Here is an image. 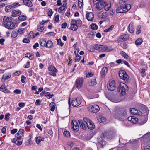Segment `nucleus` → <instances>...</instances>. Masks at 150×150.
<instances>
[{
    "instance_id": "72a5a7b5",
    "label": "nucleus",
    "mask_w": 150,
    "mask_h": 150,
    "mask_svg": "<svg viewBox=\"0 0 150 150\" xmlns=\"http://www.w3.org/2000/svg\"><path fill=\"white\" fill-rule=\"evenodd\" d=\"M11 76V74H9L8 75H6L5 74H4L3 76V77L2 79V81L4 79V81L5 80L10 78Z\"/></svg>"
},
{
    "instance_id": "5fc2aeb1",
    "label": "nucleus",
    "mask_w": 150,
    "mask_h": 150,
    "mask_svg": "<svg viewBox=\"0 0 150 150\" xmlns=\"http://www.w3.org/2000/svg\"><path fill=\"white\" fill-rule=\"evenodd\" d=\"M128 47V45L126 43H124L122 45H121V47L124 49H127Z\"/></svg>"
},
{
    "instance_id": "c9c22d12",
    "label": "nucleus",
    "mask_w": 150,
    "mask_h": 150,
    "mask_svg": "<svg viewBox=\"0 0 150 150\" xmlns=\"http://www.w3.org/2000/svg\"><path fill=\"white\" fill-rule=\"evenodd\" d=\"M18 35V33L17 31H13L11 33V36L13 38H15Z\"/></svg>"
},
{
    "instance_id": "473e14b6",
    "label": "nucleus",
    "mask_w": 150,
    "mask_h": 150,
    "mask_svg": "<svg viewBox=\"0 0 150 150\" xmlns=\"http://www.w3.org/2000/svg\"><path fill=\"white\" fill-rule=\"evenodd\" d=\"M49 106L51 108L50 110L52 111H54L55 109L54 103V102H51Z\"/></svg>"
},
{
    "instance_id": "1a4fd4ad",
    "label": "nucleus",
    "mask_w": 150,
    "mask_h": 150,
    "mask_svg": "<svg viewBox=\"0 0 150 150\" xmlns=\"http://www.w3.org/2000/svg\"><path fill=\"white\" fill-rule=\"evenodd\" d=\"M20 4L18 3H15L11 5H8L6 6L5 7V10L7 12H9L11 11L13 9L19 6Z\"/></svg>"
},
{
    "instance_id": "69168bd1",
    "label": "nucleus",
    "mask_w": 150,
    "mask_h": 150,
    "mask_svg": "<svg viewBox=\"0 0 150 150\" xmlns=\"http://www.w3.org/2000/svg\"><path fill=\"white\" fill-rule=\"evenodd\" d=\"M17 131V129H14L11 130V134H14L16 133Z\"/></svg>"
},
{
    "instance_id": "39448f33",
    "label": "nucleus",
    "mask_w": 150,
    "mask_h": 150,
    "mask_svg": "<svg viewBox=\"0 0 150 150\" xmlns=\"http://www.w3.org/2000/svg\"><path fill=\"white\" fill-rule=\"evenodd\" d=\"M93 4L96 5V8L98 10H101L103 8H104L106 10H108L110 8V7H106L107 4L105 1L96 2V3H93Z\"/></svg>"
},
{
    "instance_id": "4c0bfd02",
    "label": "nucleus",
    "mask_w": 150,
    "mask_h": 150,
    "mask_svg": "<svg viewBox=\"0 0 150 150\" xmlns=\"http://www.w3.org/2000/svg\"><path fill=\"white\" fill-rule=\"evenodd\" d=\"M114 27V25H111L107 29H105L104 30V32L106 33L111 31L113 29Z\"/></svg>"
},
{
    "instance_id": "8fccbe9b",
    "label": "nucleus",
    "mask_w": 150,
    "mask_h": 150,
    "mask_svg": "<svg viewBox=\"0 0 150 150\" xmlns=\"http://www.w3.org/2000/svg\"><path fill=\"white\" fill-rule=\"evenodd\" d=\"M10 115V114L9 113H7L5 115V119L7 121L9 120V117Z\"/></svg>"
},
{
    "instance_id": "412c9836",
    "label": "nucleus",
    "mask_w": 150,
    "mask_h": 150,
    "mask_svg": "<svg viewBox=\"0 0 150 150\" xmlns=\"http://www.w3.org/2000/svg\"><path fill=\"white\" fill-rule=\"evenodd\" d=\"M21 13V11L19 10H14L12 11V16L13 17L17 16L20 15Z\"/></svg>"
},
{
    "instance_id": "338daca9",
    "label": "nucleus",
    "mask_w": 150,
    "mask_h": 150,
    "mask_svg": "<svg viewBox=\"0 0 150 150\" xmlns=\"http://www.w3.org/2000/svg\"><path fill=\"white\" fill-rule=\"evenodd\" d=\"M53 14V12L51 9H50L49 10V11L48 13V15L49 16H51Z\"/></svg>"
},
{
    "instance_id": "f257e3e1",
    "label": "nucleus",
    "mask_w": 150,
    "mask_h": 150,
    "mask_svg": "<svg viewBox=\"0 0 150 150\" xmlns=\"http://www.w3.org/2000/svg\"><path fill=\"white\" fill-rule=\"evenodd\" d=\"M131 8L130 4H126V2L123 0H120L119 2V6L116 9V12L117 13L127 12Z\"/></svg>"
},
{
    "instance_id": "4be33fe9",
    "label": "nucleus",
    "mask_w": 150,
    "mask_h": 150,
    "mask_svg": "<svg viewBox=\"0 0 150 150\" xmlns=\"http://www.w3.org/2000/svg\"><path fill=\"white\" fill-rule=\"evenodd\" d=\"M87 125L88 128L92 130L94 128V125L91 120L88 122Z\"/></svg>"
},
{
    "instance_id": "6e6d98bb",
    "label": "nucleus",
    "mask_w": 150,
    "mask_h": 150,
    "mask_svg": "<svg viewBox=\"0 0 150 150\" xmlns=\"http://www.w3.org/2000/svg\"><path fill=\"white\" fill-rule=\"evenodd\" d=\"M135 115H142V112L139 110H136V111L135 112Z\"/></svg>"
},
{
    "instance_id": "ddd939ff",
    "label": "nucleus",
    "mask_w": 150,
    "mask_h": 150,
    "mask_svg": "<svg viewBox=\"0 0 150 150\" xmlns=\"http://www.w3.org/2000/svg\"><path fill=\"white\" fill-rule=\"evenodd\" d=\"M71 125L72 129L74 131L77 132L79 130V127L77 122L75 120H72Z\"/></svg>"
},
{
    "instance_id": "f03ea898",
    "label": "nucleus",
    "mask_w": 150,
    "mask_h": 150,
    "mask_svg": "<svg viewBox=\"0 0 150 150\" xmlns=\"http://www.w3.org/2000/svg\"><path fill=\"white\" fill-rule=\"evenodd\" d=\"M3 25L6 28L10 29H13L15 28V23L9 20V18L8 17L5 16L4 17Z\"/></svg>"
},
{
    "instance_id": "c85d7f7f",
    "label": "nucleus",
    "mask_w": 150,
    "mask_h": 150,
    "mask_svg": "<svg viewBox=\"0 0 150 150\" xmlns=\"http://www.w3.org/2000/svg\"><path fill=\"white\" fill-rule=\"evenodd\" d=\"M97 120L98 121L101 123H103L106 120V118L104 117H99L97 118Z\"/></svg>"
},
{
    "instance_id": "2f4dec72",
    "label": "nucleus",
    "mask_w": 150,
    "mask_h": 150,
    "mask_svg": "<svg viewBox=\"0 0 150 150\" xmlns=\"http://www.w3.org/2000/svg\"><path fill=\"white\" fill-rule=\"evenodd\" d=\"M142 39L140 38L135 41V43L137 45H139L142 43Z\"/></svg>"
},
{
    "instance_id": "09e8293b",
    "label": "nucleus",
    "mask_w": 150,
    "mask_h": 150,
    "mask_svg": "<svg viewBox=\"0 0 150 150\" xmlns=\"http://www.w3.org/2000/svg\"><path fill=\"white\" fill-rule=\"evenodd\" d=\"M44 30V28L43 26H41L40 25L38 26V28L37 29V30L38 31L40 32H42Z\"/></svg>"
},
{
    "instance_id": "9d476101",
    "label": "nucleus",
    "mask_w": 150,
    "mask_h": 150,
    "mask_svg": "<svg viewBox=\"0 0 150 150\" xmlns=\"http://www.w3.org/2000/svg\"><path fill=\"white\" fill-rule=\"evenodd\" d=\"M48 70L50 71L48 73L50 75L53 76H56V73L58 72V70L54 66H50L48 67Z\"/></svg>"
},
{
    "instance_id": "e2e57ef3",
    "label": "nucleus",
    "mask_w": 150,
    "mask_h": 150,
    "mask_svg": "<svg viewBox=\"0 0 150 150\" xmlns=\"http://www.w3.org/2000/svg\"><path fill=\"white\" fill-rule=\"evenodd\" d=\"M13 92L15 93L19 94L21 93V91L19 89H16L14 90Z\"/></svg>"
},
{
    "instance_id": "ea45409f",
    "label": "nucleus",
    "mask_w": 150,
    "mask_h": 150,
    "mask_svg": "<svg viewBox=\"0 0 150 150\" xmlns=\"http://www.w3.org/2000/svg\"><path fill=\"white\" fill-rule=\"evenodd\" d=\"M98 17L99 18L105 19L106 16H105L104 15V13H103L102 12H100L98 14Z\"/></svg>"
},
{
    "instance_id": "a878e982",
    "label": "nucleus",
    "mask_w": 150,
    "mask_h": 150,
    "mask_svg": "<svg viewBox=\"0 0 150 150\" xmlns=\"http://www.w3.org/2000/svg\"><path fill=\"white\" fill-rule=\"evenodd\" d=\"M128 30L130 33H133L134 31V28L133 27V24L131 23L128 27Z\"/></svg>"
},
{
    "instance_id": "423d86ee",
    "label": "nucleus",
    "mask_w": 150,
    "mask_h": 150,
    "mask_svg": "<svg viewBox=\"0 0 150 150\" xmlns=\"http://www.w3.org/2000/svg\"><path fill=\"white\" fill-rule=\"evenodd\" d=\"M120 77L125 81V82L128 83L129 81L128 75L124 70L120 71L119 73Z\"/></svg>"
},
{
    "instance_id": "603ef678",
    "label": "nucleus",
    "mask_w": 150,
    "mask_h": 150,
    "mask_svg": "<svg viewBox=\"0 0 150 150\" xmlns=\"http://www.w3.org/2000/svg\"><path fill=\"white\" fill-rule=\"evenodd\" d=\"M84 122L87 125L88 124V122H89L91 120H89L87 117H84L83 118Z\"/></svg>"
},
{
    "instance_id": "2eb2a0df",
    "label": "nucleus",
    "mask_w": 150,
    "mask_h": 150,
    "mask_svg": "<svg viewBox=\"0 0 150 150\" xmlns=\"http://www.w3.org/2000/svg\"><path fill=\"white\" fill-rule=\"evenodd\" d=\"M100 110L99 106L97 105H92L89 109L90 112L92 113H95L98 112Z\"/></svg>"
},
{
    "instance_id": "bb28decb",
    "label": "nucleus",
    "mask_w": 150,
    "mask_h": 150,
    "mask_svg": "<svg viewBox=\"0 0 150 150\" xmlns=\"http://www.w3.org/2000/svg\"><path fill=\"white\" fill-rule=\"evenodd\" d=\"M44 140V138L41 136L37 137L36 138V142L37 144L40 143L41 141Z\"/></svg>"
},
{
    "instance_id": "aec40b11",
    "label": "nucleus",
    "mask_w": 150,
    "mask_h": 150,
    "mask_svg": "<svg viewBox=\"0 0 150 150\" xmlns=\"http://www.w3.org/2000/svg\"><path fill=\"white\" fill-rule=\"evenodd\" d=\"M0 90L1 91L5 93H10V91L9 90L6 89L4 84L2 85L0 87Z\"/></svg>"
},
{
    "instance_id": "58836bf2",
    "label": "nucleus",
    "mask_w": 150,
    "mask_h": 150,
    "mask_svg": "<svg viewBox=\"0 0 150 150\" xmlns=\"http://www.w3.org/2000/svg\"><path fill=\"white\" fill-rule=\"evenodd\" d=\"M90 26L91 28L93 30H97L98 28L97 25L94 23L91 24Z\"/></svg>"
},
{
    "instance_id": "0eeeda50",
    "label": "nucleus",
    "mask_w": 150,
    "mask_h": 150,
    "mask_svg": "<svg viewBox=\"0 0 150 150\" xmlns=\"http://www.w3.org/2000/svg\"><path fill=\"white\" fill-rule=\"evenodd\" d=\"M94 48L99 51H103L106 52L107 49V46L106 45H100L95 44L93 45Z\"/></svg>"
},
{
    "instance_id": "e433bc0d",
    "label": "nucleus",
    "mask_w": 150,
    "mask_h": 150,
    "mask_svg": "<svg viewBox=\"0 0 150 150\" xmlns=\"http://www.w3.org/2000/svg\"><path fill=\"white\" fill-rule=\"evenodd\" d=\"M96 79H93L91 80L90 84H89V85L91 86H93L96 85Z\"/></svg>"
},
{
    "instance_id": "79ce46f5",
    "label": "nucleus",
    "mask_w": 150,
    "mask_h": 150,
    "mask_svg": "<svg viewBox=\"0 0 150 150\" xmlns=\"http://www.w3.org/2000/svg\"><path fill=\"white\" fill-rule=\"evenodd\" d=\"M64 135L66 137H69L70 136V132L68 131H65L63 133Z\"/></svg>"
},
{
    "instance_id": "a211bd4d",
    "label": "nucleus",
    "mask_w": 150,
    "mask_h": 150,
    "mask_svg": "<svg viewBox=\"0 0 150 150\" xmlns=\"http://www.w3.org/2000/svg\"><path fill=\"white\" fill-rule=\"evenodd\" d=\"M139 121L140 120H138V118L135 117H134L133 116L131 122L135 124L137 123V121H138L140 125H143L146 122V121H144L142 122H140Z\"/></svg>"
},
{
    "instance_id": "de8ad7c7",
    "label": "nucleus",
    "mask_w": 150,
    "mask_h": 150,
    "mask_svg": "<svg viewBox=\"0 0 150 150\" xmlns=\"http://www.w3.org/2000/svg\"><path fill=\"white\" fill-rule=\"evenodd\" d=\"M33 55L30 54V53H27L25 55V57H28L30 60H32L33 59V58L31 57Z\"/></svg>"
},
{
    "instance_id": "864d4df0",
    "label": "nucleus",
    "mask_w": 150,
    "mask_h": 150,
    "mask_svg": "<svg viewBox=\"0 0 150 150\" xmlns=\"http://www.w3.org/2000/svg\"><path fill=\"white\" fill-rule=\"evenodd\" d=\"M141 28V27L140 25L138 26L137 27V28L136 29V30H137L136 33H137V34H139L140 33Z\"/></svg>"
},
{
    "instance_id": "052dcab7",
    "label": "nucleus",
    "mask_w": 150,
    "mask_h": 150,
    "mask_svg": "<svg viewBox=\"0 0 150 150\" xmlns=\"http://www.w3.org/2000/svg\"><path fill=\"white\" fill-rule=\"evenodd\" d=\"M26 79V77L24 75H22L21 76V81L22 83L25 82V80Z\"/></svg>"
},
{
    "instance_id": "4468645a",
    "label": "nucleus",
    "mask_w": 150,
    "mask_h": 150,
    "mask_svg": "<svg viewBox=\"0 0 150 150\" xmlns=\"http://www.w3.org/2000/svg\"><path fill=\"white\" fill-rule=\"evenodd\" d=\"M108 89L110 91H113L115 88V83L114 81H112L107 84Z\"/></svg>"
},
{
    "instance_id": "a18cd8bd",
    "label": "nucleus",
    "mask_w": 150,
    "mask_h": 150,
    "mask_svg": "<svg viewBox=\"0 0 150 150\" xmlns=\"http://www.w3.org/2000/svg\"><path fill=\"white\" fill-rule=\"evenodd\" d=\"M83 0H79L78 1V6L80 8L83 7Z\"/></svg>"
},
{
    "instance_id": "f8f14e48",
    "label": "nucleus",
    "mask_w": 150,
    "mask_h": 150,
    "mask_svg": "<svg viewBox=\"0 0 150 150\" xmlns=\"http://www.w3.org/2000/svg\"><path fill=\"white\" fill-rule=\"evenodd\" d=\"M83 79L82 78H78L76 80V85L77 88H81L83 85Z\"/></svg>"
},
{
    "instance_id": "c756f323",
    "label": "nucleus",
    "mask_w": 150,
    "mask_h": 150,
    "mask_svg": "<svg viewBox=\"0 0 150 150\" xmlns=\"http://www.w3.org/2000/svg\"><path fill=\"white\" fill-rule=\"evenodd\" d=\"M40 45L42 47L46 46V41L45 40H40Z\"/></svg>"
},
{
    "instance_id": "393cba45",
    "label": "nucleus",
    "mask_w": 150,
    "mask_h": 150,
    "mask_svg": "<svg viewBox=\"0 0 150 150\" xmlns=\"http://www.w3.org/2000/svg\"><path fill=\"white\" fill-rule=\"evenodd\" d=\"M53 46V42L50 40H48L46 42V47L47 48H50L52 47Z\"/></svg>"
},
{
    "instance_id": "13d9d810",
    "label": "nucleus",
    "mask_w": 150,
    "mask_h": 150,
    "mask_svg": "<svg viewBox=\"0 0 150 150\" xmlns=\"http://www.w3.org/2000/svg\"><path fill=\"white\" fill-rule=\"evenodd\" d=\"M23 43H29L30 42V40L29 39H27L26 38H24L23 40Z\"/></svg>"
},
{
    "instance_id": "6e6552de",
    "label": "nucleus",
    "mask_w": 150,
    "mask_h": 150,
    "mask_svg": "<svg viewBox=\"0 0 150 150\" xmlns=\"http://www.w3.org/2000/svg\"><path fill=\"white\" fill-rule=\"evenodd\" d=\"M127 116V112L124 111L123 112H116L115 114V117L116 118H117L119 120L123 121L126 119Z\"/></svg>"
},
{
    "instance_id": "f704fd0d",
    "label": "nucleus",
    "mask_w": 150,
    "mask_h": 150,
    "mask_svg": "<svg viewBox=\"0 0 150 150\" xmlns=\"http://www.w3.org/2000/svg\"><path fill=\"white\" fill-rule=\"evenodd\" d=\"M120 54L125 59H128L129 56L124 52L123 51L121 52Z\"/></svg>"
},
{
    "instance_id": "7ed1b4c3",
    "label": "nucleus",
    "mask_w": 150,
    "mask_h": 150,
    "mask_svg": "<svg viewBox=\"0 0 150 150\" xmlns=\"http://www.w3.org/2000/svg\"><path fill=\"white\" fill-rule=\"evenodd\" d=\"M82 23V22L80 19L77 20L73 19L71 21L70 28L72 30L76 31L79 27L81 26Z\"/></svg>"
},
{
    "instance_id": "c03bdc74",
    "label": "nucleus",
    "mask_w": 150,
    "mask_h": 150,
    "mask_svg": "<svg viewBox=\"0 0 150 150\" xmlns=\"http://www.w3.org/2000/svg\"><path fill=\"white\" fill-rule=\"evenodd\" d=\"M18 19L21 21H24L26 20V17L24 15H21L19 16L18 18Z\"/></svg>"
},
{
    "instance_id": "20e7f679",
    "label": "nucleus",
    "mask_w": 150,
    "mask_h": 150,
    "mask_svg": "<svg viewBox=\"0 0 150 150\" xmlns=\"http://www.w3.org/2000/svg\"><path fill=\"white\" fill-rule=\"evenodd\" d=\"M129 88L125 84L123 83H120L118 87L117 90L119 92H121V94L124 96L126 94Z\"/></svg>"
},
{
    "instance_id": "b1692460",
    "label": "nucleus",
    "mask_w": 150,
    "mask_h": 150,
    "mask_svg": "<svg viewBox=\"0 0 150 150\" xmlns=\"http://www.w3.org/2000/svg\"><path fill=\"white\" fill-rule=\"evenodd\" d=\"M79 123V124L81 127L83 129H86V125L85 123L81 120H79L78 121Z\"/></svg>"
},
{
    "instance_id": "6ab92c4d",
    "label": "nucleus",
    "mask_w": 150,
    "mask_h": 150,
    "mask_svg": "<svg viewBox=\"0 0 150 150\" xmlns=\"http://www.w3.org/2000/svg\"><path fill=\"white\" fill-rule=\"evenodd\" d=\"M112 133V132H105L103 133L102 135L104 138L110 139L112 138L111 134Z\"/></svg>"
},
{
    "instance_id": "0e129e2a",
    "label": "nucleus",
    "mask_w": 150,
    "mask_h": 150,
    "mask_svg": "<svg viewBox=\"0 0 150 150\" xmlns=\"http://www.w3.org/2000/svg\"><path fill=\"white\" fill-rule=\"evenodd\" d=\"M41 101L40 99L37 100L36 101V102L35 103V104L36 105H39L40 104Z\"/></svg>"
},
{
    "instance_id": "f3484780",
    "label": "nucleus",
    "mask_w": 150,
    "mask_h": 150,
    "mask_svg": "<svg viewBox=\"0 0 150 150\" xmlns=\"http://www.w3.org/2000/svg\"><path fill=\"white\" fill-rule=\"evenodd\" d=\"M86 18L89 21H92L93 19L94 14L92 12H89L86 14Z\"/></svg>"
},
{
    "instance_id": "cd10ccee",
    "label": "nucleus",
    "mask_w": 150,
    "mask_h": 150,
    "mask_svg": "<svg viewBox=\"0 0 150 150\" xmlns=\"http://www.w3.org/2000/svg\"><path fill=\"white\" fill-rule=\"evenodd\" d=\"M108 69L106 67H104L103 68L102 70L101 71L100 73L101 76H103L106 73H107Z\"/></svg>"
},
{
    "instance_id": "bf43d9fd",
    "label": "nucleus",
    "mask_w": 150,
    "mask_h": 150,
    "mask_svg": "<svg viewBox=\"0 0 150 150\" xmlns=\"http://www.w3.org/2000/svg\"><path fill=\"white\" fill-rule=\"evenodd\" d=\"M136 110L137 109H136L134 108L131 109L130 110V112L131 113L135 115V112L136 111Z\"/></svg>"
},
{
    "instance_id": "37998d69",
    "label": "nucleus",
    "mask_w": 150,
    "mask_h": 150,
    "mask_svg": "<svg viewBox=\"0 0 150 150\" xmlns=\"http://www.w3.org/2000/svg\"><path fill=\"white\" fill-rule=\"evenodd\" d=\"M28 37L29 38H33L35 37L33 32L32 31H31L29 33L28 35Z\"/></svg>"
},
{
    "instance_id": "774afa93",
    "label": "nucleus",
    "mask_w": 150,
    "mask_h": 150,
    "mask_svg": "<svg viewBox=\"0 0 150 150\" xmlns=\"http://www.w3.org/2000/svg\"><path fill=\"white\" fill-rule=\"evenodd\" d=\"M21 108H23L25 105V104L24 103H20L18 105Z\"/></svg>"
},
{
    "instance_id": "680f3d73",
    "label": "nucleus",
    "mask_w": 150,
    "mask_h": 150,
    "mask_svg": "<svg viewBox=\"0 0 150 150\" xmlns=\"http://www.w3.org/2000/svg\"><path fill=\"white\" fill-rule=\"evenodd\" d=\"M26 64L24 67L25 68H29L30 66V63L29 61H28L27 62Z\"/></svg>"
},
{
    "instance_id": "7c9ffc66",
    "label": "nucleus",
    "mask_w": 150,
    "mask_h": 150,
    "mask_svg": "<svg viewBox=\"0 0 150 150\" xmlns=\"http://www.w3.org/2000/svg\"><path fill=\"white\" fill-rule=\"evenodd\" d=\"M142 137L143 138L145 139L146 140H147V139H149V140H150V132L149 133H147L143 136Z\"/></svg>"
},
{
    "instance_id": "4d7b16f0",
    "label": "nucleus",
    "mask_w": 150,
    "mask_h": 150,
    "mask_svg": "<svg viewBox=\"0 0 150 150\" xmlns=\"http://www.w3.org/2000/svg\"><path fill=\"white\" fill-rule=\"evenodd\" d=\"M18 33H19L20 34L23 33L25 32V29L23 28H21L18 29L17 31Z\"/></svg>"
},
{
    "instance_id": "3c124183",
    "label": "nucleus",
    "mask_w": 150,
    "mask_h": 150,
    "mask_svg": "<svg viewBox=\"0 0 150 150\" xmlns=\"http://www.w3.org/2000/svg\"><path fill=\"white\" fill-rule=\"evenodd\" d=\"M81 57L79 54H77L76 57L75 62H78L81 59Z\"/></svg>"
},
{
    "instance_id": "dca6fc26",
    "label": "nucleus",
    "mask_w": 150,
    "mask_h": 150,
    "mask_svg": "<svg viewBox=\"0 0 150 150\" xmlns=\"http://www.w3.org/2000/svg\"><path fill=\"white\" fill-rule=\"evenodd\" d=\"M129 38V36L127 34H124L120 35L119 39V40H117V42L119 41L122 42L126 41Z\"/></svg>"
},
{
    "instance_id": "9b49d317",
    "label": "nucleus",
    "mask_w": 150,
    "mask_h": 150,
    "mask_svg": "<svg viewBox=\"0 0 150 150\" xmlns=\"http://www.w3.org/2000/svg\"><path fill=\"white\" fill-rule=\"evenodd\" d=\"M81 102V98H73L71 102L72 105L73 107H77L79 106Z\"/></svg>"
},
{
    "instance_id": "a19ab883",
    "label": "nucleus",
    "mask_w": 150,
    "mask_h": 150,
    "mask_svg": "<svg viewBox=\"0 0 150 150\" xmlns=\"http://www.w3.org/2000/svg\"><path fill=\"white\" fill-rule=\"evenodd\" d=\"M24 132V131L23 129H20L18 132L17 133V135H17H19L21 136H23V135Z\"/></svg>"
},
{
    "instance_id": "49530a36",
    "label": "nucleus",
    "mask_w": 150,
    "mask_h": 150,
    "mask_svg": "<svg viewBox=\"0 0 150 150\" xmlns=\"http://www.w3.org/2000/svg\"><path fill=\"white\" fill-rule=\"evenodd\" d=\"M57 44L60 45L62 47L64 45V43L62 42L61 39H57Z\"/></svg>"
},
{
    "instance_id": "5701e85b",
    "label": "nucleus",
    "mask_w": 150,
    "mask_h": 150,
    "mask_svg": "<svg viewBox=\"0 0 150 150\" xmlns=\"http://www.w3.org/2000/svg\"><path fill=\"white\" fill-rule=\"evenodd\" d=\"M23 2L25 5L29 7H31L33 6L32 2L30 0H23Z\"/></svg>"
}]
</instances>
